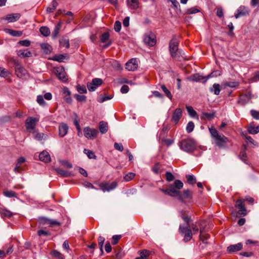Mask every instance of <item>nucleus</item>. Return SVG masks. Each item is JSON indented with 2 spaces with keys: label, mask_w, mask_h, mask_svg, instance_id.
<instances>
[{
  "label": "nucleus",
  "mask_w": 259,
  "mask_h": 259,
  "mask_svg": "<svg viewBox=\"0 0 259 259\" xmlns=\"http://www.w3.org/2000/svg\"><path fill=\"white\" fill-rule=\"evenodd\" d=\"M183 187V183L179 180L175 181L174 184H170L168 185V189L160 188L159 190L165 195L176 197L177 195H179V190H181Z\"/></svg>",
  "instance_id": "nucleus-1"
},
{
  "label": "nucleus",
  "mask_w": 259,
  "mask_h": 259,
  "mask_svg": "<svg viewBox=\"0 0 259 259\" xmlns=\"http://www.w3.org/2000/svg\"><path fill=\"white\" fill-rule=\"evenodd\" d=\"M180 149L187 153H192L196 149V143L192 138H187L182 140L179 143Z\"/></svg>",
  "instance_id": "nucleus-2"
},
{
  "label": "nucleus",
  "mask_w": 259,
  "mask_h": 259,
  "mask_svg": "<svg viewBox=\"0 0 259 259\" xmlns=\"http://www.w3.org/2000/svg\"><path fill=\"white\" fill-rule=\"evenodd\" d=\"M178 45V40L175 37H173L169 43V51L171 57L177 60H179L180 58L178 55L179 53Z\"/></svg>",
  "instance_id": "nucleus-3"
},
{
  "label": "nucleus",
  "mask_w": 259,
  "mask_h": 259,
  "mask_svg": "<svg viewBox=\"0 0 259 259\" xmlns=\"http://www.w3.org/2000/svg\"><path fill=\"white\" fill-rule=\"evenodd\" d=\"M179 232L184 236V241L185 242L190 241L192 237V233L190 225H188L186 227L180 225Z\"/></svg>",
  "instance_id": "nucleus-4"
},
{
  "label": "nucleus",
  "mask_w": 259,
  "mask_h": 259,
  "mask_svg": "<svg viewBox=\"0 0 259 259\" xmlns=\"http://www.w3.org/2000/svg\"><path fill=\"white\" fill-rule=\"evenodd\" d=\"M143 40L144 43L149 47H153L156 44V35L152 32L145 33L144 35Z\"/></svg>",
  "instance_id": "nucleus-5"
},
{
  "label": "nucleus",
  "mask_w": 259,
  "mask_h": 259,
  "mask_svg": "<svg viewBox=\"0 0 259 259\" xmlns=\"http://www.w3.org/2000/svg\"><path fill=\"white\" fill-rule=\"evenodd\" d=\"M38 121V118L33 117H28L25 121V126L27 131L30 133L35 130L36 124Z\"/></svg>",
  "instance_id": "nucleus-6"
},
{
  "label": "nucleus",
  "mask_w": 259,
  "mask_h": 259,
  "mask_svg": "<svg viewBox=\"0 0 259 259\" xmlns=\"http://www.w3.org/2000/svg\"><path fill=\"white\" fill-rule=\"evenodd\" d=\"M83 134L84 137L88 139L94 140L96 138L98 131L96 129L87 126L83 128Z\"/></svg>",
  "instance_id": "nucleus-7"
},
{
  "label": "nucleus",
  "mask_w": 259,
  "mask_h": 259,
  "mask_svg": "<svg viewBox=\"0 0 259 259\" xmlns=\"http://www.w3.org/2000/svg\"><path fill=\"white\" fill-rule=\"evenodd\" d=\"M15 74L19 78L24 77L27 73V70L18 61H15Z\"/></svg>",
  "instance_id": "nucleus-8"
},
{
  "label": "nucleus",
  "mask_w": 259,
  "mask_h": 259,
  "mask_svg": "<svg viewBox=\"0 0 259 259\" xmlns=\"http://www.w3.org/2000/svg\"><path fill=\"white\" fill-rule=\"evenodd\" d=\"M235 207L238 209L237 213L239 215L245 216L247 214V210L245 207L244 200L242 199H239L236 201Z\"/></svg>",
  "instance_id": "nucleus-9"
},
{
  "label": "nucleus",
  "mask_w": 259,
  "mask_h": 259,
  "mask_svg": "<svg viewBox=\"0 0 259 259\" xmlns=\"http://www.w3.org/2000/svg\"><path fill=\"white\" fill-rule=\"evenodd\" d=\"M55 73L58 78L62 81L66 82L68 80V77L64 68L57 67L55 69Z\"/></svg>",
  "instance_id": "nucleus-10"
},
{
  "label": "nucleus",
  "mask_w": 259,
  "mask_h": 259,
  "mask_svg": "<svg viewBox=\"0 0 259 259\" xmlns=\"http://www.w3.org/2000/svg\"><path fill=\"white\" fill-rule=\"evenodd\" d=\"M117 183L116 182L112 183H104L100 185L101 189L103 191H110L116 188Z\"/></svg>",
  "instance_id": "nucleus-11"
},
{
  "label": "nucleus",
  "mask_w": 259,
  "mask_h": 259,
  "mask_svg": "<svg viewBox=\"0 0 259 259\" xmlns=\"http://www.w3.org/2000/svg\"><path fill=\"white\" fill-rule=\"evenodd\" d=\"M252 97L251 93L248 92L245 94L240 96L238 103L242 105H244L249 102Z\"/></svg>",
  "instance_id": "nucleus-12"
},
{
  "label": "nucleus",
  "mask_w": 259,
  "mask_h": 259,
  "mask_svg": "<svg viewBox=\"0 0 259 259\" xmlns=\"http://www.w3.org/2000/svg\"><path fill=\"white\" fill-rule=\"evenodd\" d=\"M138 64L136 59L133 58L125 64V68L128 71H134L138 68Z\"/></svg>",
  "instance_id": "nucleus-13"
},
{
  "label": "nucleus",
  "mask_w": 259,
  "mask_h": 259,
  "mask_svg": "<svg viewBox=\"0 0 259 259\" xmlns=\"http://www.w3.org/2000/svg\"><path fill=\"white\" fill-rule=\"evenodd\" d=\"M182 116V110L181 108H177L175 110L171 120L175 124H177Z\"/></svg>",
  "instance_id": "nucleus-14"
},
{
  "label": "nucleus",
  "mask_w": 259,
  "mask_h": 259,
  "mask_svg": "<svg viewBox=\"0 0 259 259\" xmlns=\"http://www.w3.org/2000/svg\"><path fill=\"white\" fill-rule=\"evenodd\" d=\"M249 14V11L247 8L244 6H240L238 9L237 13L235 14V17L237 19L240 17L245 16Z\"/></svg>",
  "instance_id": "nucleus-15"
},
{
  "label": "nucleus",
  "mask_w": 259,
  "mask_h": 259,
  "mask_svg": "<svg viewBox=\"0 0 259 259\" xmlns=\"http://www.w3.org/2000/svg\"><path fill=\"white\" fill-rule=\"evenodd\" d=\"M176 196L178 197L179 199L183 202L184 199H191L192 198V193L190 190H186L184 191L182 194L179 190V195H177Z\"/></svg>",
  "instance_id": "nucleus-16"
},
{
  "label": "nucleus",
  "mask_w": 259,
  "mask_h": 259,
  "mask_svg": "<svg viewBox=\"0 0 259 259\" xmlns=\"http://www.w3.org/2000/svg\"><path fill=\"white\" fill-rule=\"evenodd\" d=\"M69 127L65 123H61L59 125V135L61 137H64L68 133Z\"/></svg>",
  "instance_id": "nucleus-17"
},
{
  "label": "nucleus",
  "mask_w": 259,
  "mask_h": 259,
  "mask_svg": "<svg viewBox=\"0 0 259 259\" xmlns=\"http://www.w3.org/2000/svg\"><path fill=\"white\" fill-rule=\"evenodd\" d=\"M243 248L242 243H238L236 244L230 245L227 247V251L229 253L237 252L241 250Z\"/></svg>",
  "instance_id": "nucleus-18"
},
{
  "label": "nucleus",
  "mask_w": 259,
  "mask_h": 259,
  "mask_svg": "<svg viewBox=\"0 0 259 259\" xmlns=\"http://www.w3.org/2000/svg\"><path fill=\"white\" fill-rule=\"evenodd\" d=\"M210 75H208L206 77H204L199 74H195L191 76V80L193 81H199L202 79H205L203 82L205 83L206 81L210 78Z\"/></svg>",
  "instance_id": "nucleus-19"
},
{
  "label": "nucleus",
  "mask_w": 259,
  "mask_h": 259,
  "mask_svg": "<svg viewBox=\"0 0 259 259\" xmlns=\"http://www.w3.org/2000/svg\"><path fill=\"white\" fill-rule=\"evenodd\" d=\"M214 139L216 144L220 147L222 146L227 141V138L224 135H219Z\"/></svg>",
  "instance_id": "nucleus-20"
},
{
  "label": "nucleus",
  "mask_w": 259,
  "mask_h": 259,
  "mask_svg": "<svg viewBox=\"0 0 259 259\" xmlns=\"http://www.w3.org/2000/svg\"><path fill=\"white\" fill-rule=\"evenodd\" d=\"M39 158L40 160L45 162H48L51 161L50 154L46 151H44L39 154Z\"/></svg>",
  "instance_id": "nucleus-21"
},
{
  "label": "nucleus",
  "mask_w": 259,
  "mask_h": 259,
  "mask_svg": "<svg viewBox=\"0 0 259 259\" xmlns=\"http://www.w3.org/2000/svg\"><path fill=\"white\" fill-rule=\"evenodd\" d=\"M58 6L57 0H53L51 4L47 8L46 12L47 13L53 12Z\"/></svg>",
  "instance_id": "nucleus-22"
},
{
  "label": "nucleus",
  "mask_w": 259,
  "mask_h": 259,
  "mask_svg": "<svg viewBox=\"0 0 259 259\" xmlns=\"http://www.w3.org/2000/svg\"><path fill=\"white\" fill-rule=\"evenodd\" d=\"M99 128L100 132L102 134H105L108 130V123L104 121H101L99 122Z\"/></svg>",
  "instance_id": "nucleus-23"
},
{
  "label": "nucleus",
  "mask_w": 259,
  "mask_h": 259,
  "mask_svg": "<svg viewBox=\"0 0 259 259\" xmlns=\"http://www.w3.org/2000/svg\"><path fill=\"white\" fill-rule=\"evenodd\" d=\"M247 131L250 134H256L259 133V125L254 126L252 124H250L248 126Z\"/></svg>",
  "instance_id": "nucleus-24"
},
{
  "label": "nucleus",
  "mask_w": 259,
  "mask_h": 259,
  "mask_svg": "<svg viewBox=\"0 0 259 259\" xmlns=\"http://www.w3.org/2000/svg\"><path fill=\"white\" fill-rule=\"evenodd\" d=\"M18 55L24 58L30 57L32 56V53L28 50H20L18 52Z\"/></svg>",
  "instance_id": "nucleus-25"
},
{
  "label": "nucleus",
  "mask_w": 259,
  "mask_h": 259,
  "mask_svg": "<svg viewBox=\"0 0 259 259\" xmlns=\"http://www.w3.org/2000/svg\"><path fill=\"white\" fill-rule=\"evenodd\" d=\"M55 170L58 174L63 177H69L71 176V172L67 170H64L60 168H56Z\"/></svg>",
  "instance_id": "nucleus-26"
},
{
  "label": "nucleus",
  "mask_w": 259,
  "mask_h": 259,
  "mask_svg": "<svg viewBox=\"0 0 259 259\" xmlns=\"http://www.w3.org/2000/svg\"><path fill=\"white\" fill-rule=\"evenodd\" d=\"M209 91L211 93H213L215 95H219L220 93V85L218 83H214L212 87L210 88Z\"/></svg>",
  "instance_id": "nucleus-27"
},
{
  "label": "nucleus",
  "mask_w": 259,
  "mask_h": 259,
  "mask_svg": "<svg viewBox=\"0 0 259 259\" xmlns=\"http://www.w3.org/2000/svg\"><path fill=\"white\" fill-rule=\"evenodd\" d=\"M127 5L133 9L139 7V0H127Z\"/></svg>",
  "instance_id": "nucleus-28"
},
{
  "label": "nucleus",
  "mask_w": 259,
  "mask_h": 259,
  "mask_svg": "<svg viewBox=\"0 0 259 259\" xmlns=\"http://www.w3.org/2000/svg\"><path fill=\"white\" fill-rule=\"evenodd\" d=\"M162 91L164 93L165 96L169 99L170 100L172 99V95L171 94L170 91L167 89L166 86L164 84H162L160 87Z\"/></svg>",
  "instance_id": "nucleus-29"
},
{
  "label": "nucleus",
  "mask_w": 259,
  "mask_h": 259,
  "mask_svg": "<svg viewBox=\"0 0 259 259\" xmlns=\"http://www.w3.org/2000/svg\"><path fill=\"white\" fill-rule=\"evenodd\" d=\"M105 240V239L104 237L100 236L98 237V245L100 248V250L101 252V255H103L104 253L103 251V244L104 243V241Z\"/></svg>",
  "instance_id": "nucleus-30"
},
{
  "label": "nucleus",
  "mask_w": 259,
  "mask_h": 259,
  "mask_svg": "<svg viewBox=\"0 0 259 259\" xmlns=\"http://www.w3.org/2000/svg\"><path fill=\"white\" fill-rule=\"evenodd\" d=\"M20 18L19 14H10L7 16L6 19L9 22H15Z\"/></svg>",
  "instance_id": "nucleus-31"
},
{
  "label": "nucleus",
  "mask_w": 259,
  "mask_h": 259,
  "mask_svg": "<svg viewBox=\"0 0 259 259\" xmlns=\"http://www.w3.org/2000/svg\"><path fill=\"white\" fill-rule=\"evenodd\" d=\"M39 31L42 35L45 36H48L50 34V30L47 26H42L40 28Z\"/></svg>",
  "instance_id": "nucleus-32"
},
{
  "label": "nucleus",
  "mask_w": 259,
  "mask_h": 259,
  "mask_svg": "<svg viewBox=\"0 0 259 259\" xmlns=\"http://www.w3.org/2000/svg\"><path fill=\"white\" fill-rule=\"evenodd\" d=\"M0 213L3 217L11 218L13 213L11 211L5 208L0 209Z\"/></svg>",
  "instance_id": "nucleus-33"
},
{
  "label": "nucleus",
  "mask_w": 259,
  "mask_h": 259,
  "mask_svg": "<svg viewBox=\"0 0 259 259\" xmlns=\"http://www.w3.org/2000/svg\"><path fill=\"white\" fill-rule=\"evenodd\" d=\"M41 48L43 50L44 52L46 54L50 53L52 51L51 46L48 44H41Z\"/></svg>",
  "instance_id": "nucleus-34"
},
{
  "label": "nucleus",
  "mask_w": 259,
  "mask_h": 259,
  "mask_svg": "<svg viewBox=\"0 0 259 259\" xmlns=\"http://www.w3.org/2000/svg\"><path fill=\"white\" fill-rule=\"evenodd\" d=\"M186 109L188 111L189 115L193 118L197 116V112L194 110L193 107L190 106H187Z\"/></svg>",
  "instance_id": "nucleus-35"
},
{
  "label": "nucleus",
  "mask_w": 259,
  "mask_h": 259,
  "mask_svg": "<svg viewBox=\"0 0 259 259\" xmlns=\"http://www.w3.org/2000/svg\"><path fill=\"white\" fill-rule=\"evenodd\" d=\"M31 133H32L33 134L34 139L37 140H38V141L41 140L44 136V134L38 133L36 130V129L35 130L32 131Z\"/></svg>",
  "instance_id": "nucleus-36"
},
{
  "label": "nucleus",
  "mask_w": 259,
  "mask_h": 259,
  "mask_svg": "<svg viewBox=\"0 0 259 259\" xmlns=\"http://www.w3.org/2000/svg\"><path fill=\"white\" fill-rule=\"evenodd\" d=\"M84 153L88 156V158L90 159H96L97 157L95 155V153L90 150L84 149Z\"/></svg>",
  "instance_id": "nucleus-37"
},
{
  "label": "nucleus",
  "mask_w": 259,
  "mask_h": 259,
  "mask_svg": "<svg viewBox=\"0 0 259 259\" xmlns=\"http://www.w3.org/2000/svg\"><path fill=\"white\" fill-rule=\"evenodd\" d=\"M8 33L13 36H20L22 35V31L12 29H9Z\"/></svg>",
  "instance_id": "nucleus-38"
},
{
  "label": "nucleus",
  "mask_w": 259,
  "mask_h": 259,
  "mask_svg": "<svg viewBox=\"0 0 259 259\" xmlns=\"http://www.w3.org/2000/svg\"><path fill=\"white\" fill-rule=\"evenodd\" d=\"M186 178L189 184L194 185L196 183V180L193 175H186Z\"/></svg>",
  "instance_id": "nucleus-39"
},
{
  "label": "nucleus",
  "mask_w": 259,
  "mask_h": 259,
  "mask_svg": "<svg viewBox=\"0 0 259 259\" xmlns=\"http://www.w3.org/2000/svg\"><path fill=\"white\" fill-rule=\"evenodd\" d=\"M38 221L39 224L41 225H49L50 219L47 217H41L39 218Z\"/></svg>",
  "instance_id": "nucleus-40"
},
{
  "label": "nucleus",
  "mask_w": 259,
  "mask_h": 259,
  "mask_svg": "<svg viewBox=\"0 0 259 259\" xmlns=\"http://www.w3.org/2000/svg\"><path fill=\"white\" fill-rule=\"evenodd\" d=\"M209 131L211 137L213 139H215L217 137H218L219 135L218 131L212 126L209 128Z\"/></svg>",
  "instance_id": "nucleus-41"
},
{
  "label": "nucleus",
  "mask_w": 259,
  "mask_h": 259,
  "mask_svg": "<svg viewBox=\"0 0 259 259\" xmlns=\"http://www.w3.org/2000/svg\"><path fill=\"white\" fill-rule=\"evenodd\" d=\"M109 38V33L108 32L103 33L101 36V41L103 43L106 42Z\"/></svg>",
  "instance_id": "nucleus-42"
},
{
  "label": "nucleus",
  "mask_w": 259,
  "mask_h": 259,
  "mask_svg": "<svg viewBox=\"0 0 259 259\" xmlns=\"http://www.w3.org/2000/svg\"><path fill=\"white\" fill-rule=\"evenodd\" d=\"M194 128V123L192 121H189L186 126V131L187 133H191Z\"/></svg>",
  "instance_id": "nucleus-43"
},
{
  "label": "nucleus",
  "mask_w": 259,
  "mask_h": 259,
  "mask_svg": "<svg viewBox=\"0 0 259 259\" xmlns=\"http://www.w3.org/2000/svg\"><path fill=\"white\" fill-rule=\"evenodd\" d=\"M49 225L51 227L60 226L61 225V223L56 220L50 219Z\"/></svg>",
  "instance_id": "nucleus-44"
},
{
  "label": "nucleus",
  "mask_w": 259,
  "mask_h": 259,
  "mask_svg": "<svg viewBox=\"0 0 259 259\" xmlns=\"http://www.w3.org/2000/svg\"><path fill=\"white\" fill-rule=\"evenodd\" d=\"M239 85V83L237 81H229L225 83V85L226 87H229L230 88H235L238 87Z\"/></svg>",
  "instance_id": "nucleus-45"
},
{
  "label": "nucleus",
  "mask_w": 259,
  "mask_h": 259,
  "mask_svg": "<svg viewBox=\"0 0 259 259\" xmlns=\"http://www.w3.org/2000/svg\"><path fill=\"white\" fill-rule=\"evenodd\" d=\"M66 57L65 56L63 55H55L53 60L54 61H58L59 62H62L64 61V60L65 59Z\"/></svg>",
  "instance_id": "nucleus-46"
},
{
  "label": "nucleus",
  "mask_w": 259,
  "mask_h": 259,
  "mask_svg": "<svg viewBox=\"0 0 259 259\" xmlns=\"http://www.w3.org/2000/svg\"><path fill=\"white\" fill-rule=\"evenodd\" d=\"M60 44L62 46L66 47L67 48H68L70 46L69 41L68 39H66V38L62 39L61 40H60Z\"/></svg>",
  "instance_id": "nucleus-47"
},
{
  "label": "nucleus",
  "mask_w": 259,
  "mask_h": 259,
  "mask_svg": "<svg viewBox=\"0 0 259 259\" xmlns=\"http://www.w3.org/2000/svg\"><path fill=\"white\" fill-rule=\"evenodd\" d=\"M60 29V24H58L56 26L53 32L52 37L56 38L59 34V30Z\"/></svg>",
  "instance_id": "nucleus-48"
},
{
  "label": "nucleus",
  "mask_w": 259,
  "mask_h": 259,
  "mask_svg": "<svg viewBox=\"0 0 259 259\" xmlns=\"http://www.w3.org/2000/svg\"><path fill=\"white\" fill-rule=\"evenodd\" d=\"M250 114L254 119L259 120V111L253 109L251 110Z\"/></svg>",
  "instance_id": "nucleus-49"
},
{
  "label": "nucleus",
  "mask_w": 259,
  "mask_h": 259,
  "mask_svg": "<svg viewBox=\"0 0 259 259\" xmlns=\"http://www.w3.org/2000/svg\"><path fill=\"white\" fill-rule=\"evenodd\" d=\"M76 89L80 94L86 93L87 92L86 88L84 85H78L76 87Z\"/></svg>",
  "instance_id": "nucleus-50"
},
{
  "label": "nucleus",
  "mask_w": 259,
  "mask_h": 259,
  "mask_svg": "<svg viewBox=\"0 0 259 259\" xmlns=\"http://www.w3.org/2000/svg\"><path fill=\"white\" fill-rule=\"evenodd\" d=\"M135 176V174L133 172H130L127 174H126L124 177V179L125 181H130L132 180Z\"/></svg>",
  "instance_id": "nucleus-51"
},
{
  "label": "nucleus",
  "mask_w": 259,
  "mask_h": 259,
  "mask_svg": "<svg viewBox=\"0 0 259 259\" xmlns=\"http://www.w3.org/2000/svg\"><path fill=\"white\" fill-rule=\"evenodd\" d=\"M44 97L42 95H38L37 96V102L41 106H44L46 102L44 101Z\"/></svg>",
  "instance_id": "nucleus-52"
},
{
  "label": "nucleus",
  "mask_w": 259,
  "mask_h": 259,
  "mask_svg": "<svg viewBox=\"0 0 259 259\" xmlns=\"http://www.w3.org/2000/svg\"><path fill=\"white\" fill-rule=\"evenodd\" d=\"M114 30L116 32H119L121 28V23L119 21H115L114 25Z\"/></svg>",
  "instance_id": "nucleus-53"
},
{
  "label": "nucleus",
  "mask_w": 259,
  "mask_h": 259,
  "mask_svg": "<svg viewBox=\"0 0 259 259\" xmlns=\"http://www.w3.org/2000/svg\"><path fill=\"white\" fill-rule=\"evenodd\" d=\"M4 194L6 196L10 198L16 197V193L12 191H6L4 192Z\"/></svg>",
  "instance_id": "nucleus-54"
},
{
  "label": "nucleus",
  "mask_w": 259,
  "mask_h": 259,
  "mask_svg": "<svg viewBox=\"0 0 259 259\" xmlns=\"http://www.w3.org/2000/svg\"><path fill=\"white\" fill-rule=\"evenodd\" d=\"M92 82L94 83L95 85H96L97 87L101 85L103 83L102 80L98 78L93 79Z\"/></svg>",
  "instance_id": "nucleus-55"
},
{
  "label": "nucleus",
  "mask_w": 259,
  "mask_h": 259,
  "mask_svg": "<svg viewBox=\"0 0 259 259\" xmlns=\"http://www.w3.org/2000/svg\"><path fill=\"white\" fill-rule=\"evenodd\" d=\"M74 96L76 98V100L79 102L85 101L86 99H87V97L84 95H80L78 94H75L74 95Z\"/></svg>",
  "instance_id": "nucleus-56"
},
{
  "label": "nucleus",
  "mask_w": 259,
  "mask_h": 259,
  "mask_svg": "<svg viewBox=\"0 0 259 259\" xmlns=\"http://www.w3.org/2000/svg\"><path fill=\"white\" fill-rule=\"evenodd\" d=\"M165 177H166V180L168 182L172 181V180H174V179L175 178L174 176L170 172H168V171H167L165 173Z\"/></svg>",
  "instance_id": "nucleus-57"
},
{
  "label": "nucleus",
  "mask_w": 259,
  "mask_h": 259,
  "mask_svg": "<svg viewBox=\"0 0 259 259\" xmlns=\"http://www.w3.org/2000/svg\"><path fill=\"white\" fill-rule=\"evenodd\" d=\"M150 254V251L145 249L140 251V256L147 258Z\"/></svg>",
  "instance_id": "nucleus-58"
},
{
  "label": "nucleus",
  "mask_w": 259,
  "mask_h": 259,
  "mask_svg": "<svg viewBox=\"0 0 259 259\" xmlns=\"http://www.w3.org/2000/svg\"><path fill=\"white\" fill-rule=\"evenodd\" d=\"M257 243H258V241H257L251 240H250V239H248V240H246V241L245 242V244H246V246H248V248H250V247L249 246V245L251 244L253 246H256Z\"/></svg>",
  "instance_id": "nucleus-59"
},
{
  "label": "nucleus",
  "mask_w": 259,
  "mask_h": 259,
  "mask_svg": "<svg viewBox=\"0 0 259 259\" xmlns=\"http://www.w3.org/2000/svg\"><path fill=\"white\" fill-rule=\"evenodd\" d=\"M199 11L198 9L195 7H193L187 9L186 11V13L189 14H192L198 13Z\"/></svg>",
  "instance_id": "nucleus-60"
},
{
  "label": "nucleus",
  "mask_w": 259,
  "mask_h": 259,
  "mask_svg": "<svg viewBox=\"0 0 259 259\" xmlns=\"http://www.w3.org/2000/svg\"><path fill=\"white\" fill-rule=\"evenodd\" d=\"M203 115L204 117L208 119L211 120V119L213 118L214 117V114L213 113H206L204 112L203 113Z\"/></svg>",
  "instance_id": "nucleus-61"
},
{
  "label": "nucleus",
  "mask_w": 259,
  "mask_h": 259,
  "mask_svg": "<svg viewBox=\"0 0 259 259\" xmlns=\"http://www.w3.org/2000/svg\"><path fill=\"white\" fill-rule=\"evenodd\" d=\"M240 158L244 162L247 160V156L245 150L241 151L239 155Z\"/></svg>",
  "instance_id": "nucleus-62"
},
{
  "label": "nucleus",
  "mask_w": 259,
  "mask_h": 259,
  "mask_svg": "<svg viewBox=\"0 0 259 259\" xmlns=\"http://www.w3.org/2000/svg\"><path fill=\"white\" fill-rule=\"evenodd\" d=\"M121 236L120 235H115L112 236L113 242L112 244L113 245L116 244L118 241L121 239Z\"/></svg>",
  "instance_id": "nucleus-63"
},
{
  "label": "nucleus",
  "mask_w": 259,
  "mask_h": 259,
  "mask_svg": "<svg viewBox=\"0 0 259 259\" xmlns=\"http://www.w3.org/2000/svg\"><path fill=\"white\" fill-rule=\"evenodd\" d=\"M18 43L21 46L24 47H28L30 45V41L27 39L20 40Z\"/></svg>",
  "instance_id": "nucleus-64"
}]
</instances>
